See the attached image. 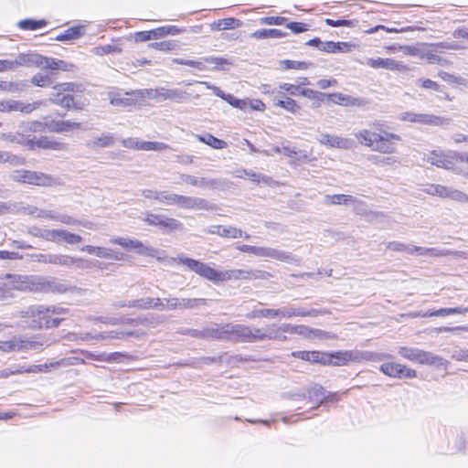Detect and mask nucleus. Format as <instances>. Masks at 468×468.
Returning <instances> with one entry per match:
<instances>
[{
  "mask_svg": "<svg viewBox=\"0 0 468 468\" xmlns=\"http://www.w3.org/2000/svg\"><path fill=\"white\" fill-rule=\"evenodd\" d=\"M326 366L340 367L350 362L359 363L358 350H346L327 353Z\"/></svg>",
  "mask_w": 468,
  "mask_h": 468,
  "instance_id": "9b49d317",
  "label": "nucleus"
},
{
  "mask_svg": "<svg viewBox=\"0 0 468 468\" xmlns=\"http://www.w3.org/2000/svg\"><path fill=\"white\" fill-rule=\"evenodd\" d=\"M48 25V21L45 19H34V18H26L22 19L17 23V27L21 30L25 31H35L37 29H41Z\"/></svg>",
  "mask_w": 468,
  "mask_h": 468,
  "instance_id": "72a5a7b5",
  "label": "nucleus"
},
{
  "mask_svg": "<svg viewBox=\"0 0 468 468\" xmlns=\"http://www.w3.org/2000/svg\"><path fill=\"white\" fill-rule=\"evenodd\" d=\"M109 250L110 249H107V248L95 247V246H91V245H86V246L81 248L82 251H86L89 254H94L97 257H100V258H102V259H107V257H110L109 256Z\"/></svg>",
  "mask_w": 468,
  "mask_h": 468,
  "instance_id": "4d7b16f0",
  "label": "nucleus"
},
{
  "mask_svg": "<svg viewBox=\"0 0 468 468\" xmlns=\"http://www.w3.org/2000/svg\"><path fill=\"white\" fill-rule=\"evenodd\" d=\"M49 101L54 104L65 108L66 110L71 109V106L73 105V96L70 94H64L59 91L51 94Z\"/></svg>",
  "mask_w": 468,
  "mask_h": 468,
  "instance_id": "4c0bfd02",
  "label": "nucleus"
},
{
  "mask_svg": "<svg viewBox=\"0 0 468 468\" xmlns=\"http://www.w3.org/2000/svg\"><path fill=\"white\" fill-rule=\"evenodd\" d=\"M241 252L250 253L258 257H263L265 247H257L251 245L242 244L237 247Z\"/></svg>",
  "mask_w": 468,
  "mask_h": 468,
  "instance_id": "e2e57ef3",
  "label": "nucleus"
},
{
  "mask_svg": "<svg viewBox=\"0 0 468 468\" xmlns=\"http://www.w3.org/2000/svg\"><path fill=\"white\" fill-rule=\"evenodd\" d=\"M154 98L158 101L170 100L176 103H182L189 98V94L180 89L159 88L154 90Z\"/></svg>",
  "mask_w": 468,
  "mask_h": 468,
  "instance_id": "2eb2a0df",
  "label": "nucleus"
},
{
  "mask_svg": "<svg viewBox=\"0 0 468 468\" xmlns=\"http://www.w3.org/2000/svg\"><path fill=\"white\" fill-rule=\"evenodd\" d=\"M149 47L161 50V51H170L175 49L177 47V42L176 40H165L160 42H153L149 44Z\"/></svg>",
  "mask_w": 468,
  "mask_h": 468,
  "instance_id": "13d9d810",
  "label": "nucleus"
},
{
  "mask_svg": "<svg viewBox=\"0 0 468 468\" xmlns=\"http://www.w3.org/2000/svg\"><path fill=\"white\" fill-rule=\"evenodd\" d=\"M329 312L326 309H315V308H305V307H292L286 306L280 309H255L246 314L248 319L255 318H274L277 316L282 318H292L294 316H310L316 317L318 315L327 314Z\"/></svg>",
  "mask_w": 468,
  "mask_h": 468,
  "instance_id": "f03ea898",
  "label": "nucleus"
},
{
  "mask_svg": "<svg viewBox=\"0 0 468 468\" xmlns=\"http://www.w3.org/2000/svg\"><path fill=\"white\" fill-rule=\"evenodd\" d=\"M213 229H217V235L223 237V238H241L244 237L245 239H250V236L247 233H244L241 229L232 227V226H214Z\"/></svg>",
  "mask_w": 468,
  "mask_h": 468,
  "instance_id": "bb28decb",
  "label": "nucleus"
},
{
  "mask_svg": "<svg viewBox=\"0 0 468 468\" xmlns=\"http://www.w3.org/2000/svg\"><path fill=\"white\" fill-rule=\"evenodd\" d=\"M28 84L22 81H0V90L5 92L16 93L25 90Z\"/></svg>",
  "mask_w": 468,
  "mask_h": 468,
  "instance_id": "a18cd8bd",
  "label": "nucleus"
},
{
  "mask_svg": "<svg viewBox=\"0 0 468 468\" xmlns=\"http://www.w3.org/2000/svg\"><path fill=\"white\" fill-rule=\"evenodd\" d=\"M222 182L219 179H210L206 177H197V186L201 188H218L221 186Z\"/></svg>",
  "mask_w": 468,
  "mask_h": 468,
  "instance_id": "bf43d9fd",
  "label": "nucleus"
},
{
  "mask_svg": "<svg viewBox=\"0 0 468 468\" xmlns=\"http://www.w3.org/2000/svg\"><path fill=\"white\" fill-rule=\"evenodd\" d=\"M250 326L241 324L228 323V342L248 343Z\"/></svg>",
  "mask_w": 468,
  "mask_h": 468,
  "instance_id": "dca6fc26",
  "label": "nucleus"
},
{
  "mask_svg": "<svg viewBox=\"0 0 468 468\" xmlns=\"http://www.w3.org/2000/svg\"><path fill=\"white\" fill-rule=\"evenodd\" d=\"M14 63H16V67L36 66V67L40 68L41 63H42V55L36 54V53H28V54L21 53L16 58V59L14 60Z\"/></svg>",
  "mask_w": 468,
  "mask_h": 468,
  "instance_id": "a878e982",
  "label": "nucleus"
},
{
  "mask_svg": "<svg viewBox=\"0 0 468 468\" xmlns=\"http://www.w3.org/2000/svg\"><path fill=\"white\" fill-rule=\"evenodd\" d=\"M114 144L113 135L111 133H104L101 137H96L86 142V146L96 150L98 148L110 147Z\"/></svg>",
  "mask_w": 468,
  "mask_h": 468,
  "instance_id": "c85d7f7f",
  "label": "nucleus"
},
{
  "mask_svg": "<svg viewBox=\"0 0 468 468\" xmlns=\"http://www.w3.org/2000/svg\"><path fill=\"white\" fill-rule=\"evenodd\" d=\"M174 62L180 64V65H186L189 67H193L197 69L198 70H206L207 69V66L205 65L204 58L202 60H191V59H184V58H175Z\"/></svg>",
  "mask_w": 468,
  "mask_h": 468,
  "instance_id": "680f3d73",
  "label": "nucleus"
},
{
  "mask_svg": "<svg viewBox=\"0 0 468 468\" xmlns=\"http://www.w3.org/2000/svg\"><path fill=\"white\" fill-rule=\"evenodd\" d=\"M196 137L199 142L206 144L213 149L220 150L226 148L228 145L225 141L215 137L209 133H205L204 134H197Z\"/></svg>",
  "mask_w": 468,
  "mask_h": 468,
  "instance_id": "7c9ffc66",
  "label": "nucleus"
},
{
  "mask_svg": "<svg viewBox=\"0 0 468 468\" xmlns=\"http://www.w3.org/2000/svg\"><path fill=\"white\" fill-rule=\"evenodd\" d=\"M17 340H18L19 351H24V350H38L43 346V344L38 342V341L22 340V339H17Z\"/></svg>",
  "mask_w": 468,
  "mask_h": 468,
  "instance_id": "0e129e2a",
  "label": "nucleus"
},
{
  "mask_svg": "<svg viewBox=\"0 0 468 468\" xmlns=\"http://www.w3.org/2000/svg\"><path fill=\"white\" fill-rule=\"evenodd\" d=\"M319 142L321 144L333 147V148H339V149H345L349 150L351 149L355 142L352 139L349 138H343L337 135H331L328 133H322L319 138Z\"/></svg>",
  "mask_w": 468,
  "mask_h": 468,
  "instance_id": "a211bd4d",
  "label": "nucleus"
},
{
  "mask_svg": "<svg viewBox=\"0 0 468 468\" xmlns=\"http://www.w3.org/2000/svg\"><path fill=\"white\" fill-rule=\"evenodd\" d=\"M263 257L296 265L301 261V259L298 256L293 255L291 252L269 247H265Z\"/></svg>",
  "mask_w": 468,
  "mask_h": 468,
  "instance_id": "412c9836",
  "label": "nucleus"
},
{
  "mask_svg": "<svg viewBox=\"0 0 468 468\" xmlns=\"http://www.w3.org/2000/svg\"><path fill=\"white\" fill-rule=\"evenodd\" d=\"M5 279L9 280L12 290L35 291L37 275L6 274Z\"/></svg>",
  "mask_w": 468,
  "mask_h": 468,
  "instance_id": "4468645a",
  "label": "nucleus"
},
{
  "mask_svg": "<svg viewBox=\"0 0 468 468\" xmlns=\"http://www.w3.org/2000/svg\"><path fill=\"white\" fill-rule=\"evenodd\" d=\"M30 233L35 237H38L52 242H59L60 240H63L66 243L72 245L82 241V238L80 235L69 232L64 229L33 228Z\"/></svg>",
  "mask_w": 468,
  "mask_h": 468,
  "instance_id": "20e7f679",
  "label": "nucleus"
},
{
  "mask_svg": "<svg viewBox=\"0 0 468 468\" xmlns=\"http://www.w3.org/2000/svg\"><path fill=\"white\" fill-rule=\"evenodd\" d=\"M292 356L313 364H321L323 366H326V363H328L327 352L300 350L293 351L292 353Z\"/></svg>",
  "mask_w": 468,
  "mask_h": 468,
  "instance_id": "4be33fe9",
  "label": "nucleus"
},
{
  "mask_svg": "<svg viewBox=\"0 0 468 468\" xmlns=\"http://www.w3.org/2000/svg\"><path fill=\"white\" fill-rule=\"evenodd\" d=\"M184 209H202L212 210L214 205L202 197H189V196H176V205Z\"/></svg>",
  "mask_w": 468,
  "mask_h": 468,
  "instance_id": "1a4fd4ad",
  "label": "nucleus"
},
{
  "mask_svg": "<svg viewBox=\"0 0 468 468\" xmlns=\"http://www.w3.org/2000/svg\"><path fill=\"white\" fill-rule=\"evenodd\" d=\"M273 105L282 108L291 113H296L301 109L300 105L293 99L283 96V99L274 100Z\"/></svg>",
  "mask_w": 468,
  "mask_h": 468,
  "instance_id": "a19ab883",
  "label": "nucleus"
},
{
  "mask_svg": "<svg viewBox=\"0 0 468 468\" xmlns=\"http://www.w3.org/2000/svg\"><path fill=\"white\" fill-rule=\"evenodd\" d=\"M47 311L46 305H31L22 311H20L21 317L32 318V324H34V320H40L43 316V313Z\"/></svg>",
  "mask_w": 468,
  "mask_h": 468,
  "instance_id": "e433bc0d",
  "label": "nucleus"
},
{
  "mask_svg": "<svg viewBox=\"0 0 468 468\" xmlns=\"http://www.w3.org/2000/svg\"><path fill=\"white\" fill-rule=\"evenodd\" d=\"M399 120L432 126H447L451 123V119L449 118L427 113H415L411 112H402L399 116Z\"/></svg>",
  "mask_w": 468,
  "mask_h": 468,
  "instance_id": "423d86ee",
  "label": "nucleus"
},
{
  "mask_svg": "<svg viewBox=\"0 0 468 468\" xmlns=\"http://www.w3.org/2000/svg\"><path fill=\"white\" fill-rule=\"evenodd\" d=\"M149 226L158 227L166 231L183 230V224L178 219L161 214L146 213L144 219Z\"/></svg>",
  "mask_w": 468,
  "mask_h": 468,
  "instance_id": "0eeeda50",
  "label": "nucleus"
},
{
  "mask_svg": "<svg viewBox=\"0 0 468 468\" xmlns=\"http://www.w3.org/2000/svg\"><path fill=\"white\" fill-rule=\"evenodd\" d=\"M468 312V307H454V308H441L431 313L430 316H447L451 314H466Z\"/></svg>",
  "mask_w": 468,
  "mask_h": 468,
  "instance_id": "864d4df0",
  "label": "nucleus"
},
{
  "mask_svg": "<svg viewBox=\"0 0 468 468\" xmlns=\"http://www.w3.org/2000/svg\"><path fill=\"white\" fill-rule=\"evenodd\" d=\"M398 353L403 358L421 365L446 367L448 364V361L441 356L417 347L400 346Z\"/></svg>",
  "mask_w": 468,
  "mask_h": 468,
  "instance_id": "7ed1b4c3",
  "label": "nucleus"
},
{
  "mask_svg": "<svg viewBox=\"0 0 468 468\" xmlns=\"http://www.w3.org/2000/svg\"><path fill=\"white\" fill-rule=\"evenodd\" d=\"M376 136L377 133L368 130H360L355 133V137L361 144L370 147L371 149L374 145Z\"/></svg>",
  "mask_w": 468,
  "mask_h": 468,
  "instance_id": "49530a36",
  "label": "nucleus"
},
{
  "mask_svg": "<svg viewBox=\"0 0 468 468\" xmlns=\"http://www.w3.org/2000/svg\"><path fill=\"white\" fill-rule=\"evenodd\" d=\"M41 101H35L32 103H24L20 101L15 100H5L0 101V112H20L22 113H30L33 111L37 110L41 106Z\"/></svg>",
  "mask_w": 468,
  "mask_h": 468,
  "instance_id": "f8f14e48",
  "label": "nucleus"
},
{
  "mask_svg": "<svg viewBox=\"0 0 468 468\" xmlns=\"http://www.w3.org/2000/svg\"><path fill=\"white\" fill-rule=\"evenodd\" d=\"M367 65L373 69H387L397 71L408 70V67L406 65L393 58H369Z\"/></svg>",
  "mask_w": 468,
  "mask_h": 468,
  "instance_id": "aec40b11",
  "label": "nucleus"
},
{
  "mask_svg": "<svg viewBox=\"0 0 468 468\" xmlns=\"http://www.w3.org/2000/svg\"><path fill=\"white\" fill-rule=\"evenodd\" d=\"M80 122L71 121H51L48 124L49 130L56 133L69 132L72 129H80Z\"/></svg>",
  "mask_w": 468,
  "mask_h": 468,
  "instance_id": "2f4dec72",
  "label": "nucleus"
},
{
  "mask_svg": "<svg viewBox=\"0 0 468 468\" xmlns=\"http://www.w3.org/2000/svg\"><path fill=\"white\" fill-rule=\"evenodd\" d=\"M421 53V58H427L430 64H438V65H445L447 63V59L441 57L439 52L432 51V48L424 47Z\"/></svg>",
  "mask_w": 468,
  "mask_h": 468,
  "instance_id": "c03bdc74",
  "label": "nucleus"
},
{
  "mask_svg": "<svg viewBox=\"0 0 468 468\" xmlns=\"http://www.w3.org/2000/svg\"><path fill=\"white\" fill-rule=\"evenodd\" d=\"M207 339L228 341V324L207 327Z\"/></svg>",
  "mask_w": 468,
  "mask_h": 468,
  "instance_id": "c756f323",
  "label": "nucleus"
},
{
  "mask_svg": "<svg viewBox=\"0 0 468 468\" xmlns=\"http://www.w3.org/2000/svg\"><path fill=\"white\" fill-rule=\"evenodd\" d=\"M445 193L444 198H449L459 203H468V195L461 190L447 186Z\"/></svg>",
  "mask_w": 468,
  "mask_h": 468,
  "instance_id": "8fccbe9b",
  "label": "nucleus"
},
{
  "mask_svg": "<svg viewBox=\"0 0 468 468\" xmlns=\"http://www.w3.org/2000/svg\"><path fill=\"white\" fill-rule=\"evenodd\" d=\"M454 154L455 153H452V154H445L441 152L431 151L429 154L426 155L424 160L433 165H436L437 167L450 170L454 166V162L452 161L454 158L456 159Z\"/></svg>",
  "mask_w": 468,
  "mask_h": 468,
  "instance_id": "f3484780",
  "label": "nucleus"
},
{
  "mask_svg": "<svg viewBox=\"0 0 468 468\" xmlns=\"http://www.w3.org/2000/svg\"><path fill=\"white\" fill-rule=\"evenodd\" d=\"M85 34V28L82 26H73L66 29L63 33L55 37L56 41L68 42L80 38Z\"/></svg>",
  "mask_w": 468,
  "mask_h": 468,
  "instance_id": "393cba45",
  "label": "nucleus"
},
{
  "mask_svg": "<svg viewBox=\"0 0 468 468\" xmlns=\"http://www.w3.org/2000/svg\"><path fill=\"white\" fill-rule=\"evenodd\" d=\"M137 148L144 151H161L168 148V145L160 142L144 141L137 144Z\"/></svg>",
  "mask_w": 468,
  "mask_h": 468,
  "instance_id": "5fc2aeb1",
  "label": "nucleus"
},
{
  "mask_svg": "<svg viewBox=\"0 0 468 468\" xmlns=\"http://www.w3.org/2000/svg\"><path fill=\"white\" fill-rule=\"evenodd\" d=\"M399 140L400 136L393 133H385L384 135L377 133L372 150L383 154H392L395 152V145L392 141Z\"/></svg>",
  "mask_w": 468,
  "mask_h": 468,
  "instance_id": "ddd939ff",
  "label": "nucleus"
},
{
  "mask_svg": "<svg viewBox=\"0 0 468 468\" xmlns=\"http://www.w3.org/2000/svg\"><path fill=\"white\" fill-rule=\"evenodd\" d=\"M326 199L329 200L331 204L334 205H347L350 202H355L356 198L353 196L350 195H343V194H337V195H331L326 196Z\"/></svg>",
  "mask_w": 468,
  "mask_h": 468,
  "instance_id": "6e6d98bb",
  "label": "nucleus"
},
{
  "mask_svg": "<svg viewBox=\"0 0 468 468\" xmlns=\"http://www.w3.org/2000/svg\"><path fill=\"white\" fill-rule=\"evenodd\" d=\"M446 187L447 186H445L431 184L424 189V192L431 196H438L441 198H444V195L446 194Z\"/></svg>",
  "mask_w": 468,
  "mask_h": 468,
  "instance_id": "338daca9",
  "label": "nucleus"
},
{
  "mask_svg": "<svg viewBox=\"0 0 468 468\" xmlns=\"http://www.w3.org/2000/svg\"><path fill=\"white\" fill-rule=\"evenodd\" d=\"M207 300L204 298H180V310L196 309L200 305H206Z\"/></svg>",
  "mask_w": 468,
  "mask_h": 468,
  "instance_id": "603ef678",
  "label": "nucleus"
},
{
  "mask_svg": "<svg viewBox=\"0 0 468 468\" xmlns=\"http://www.w3.org/2000/svg\"><path fill=\"white\" fill-rule=\"evenodd\" d=\"M31 83L37 87H48L52 84L48 74L37 73L31 79Z\"/></svg>",
  "mask_w": 468,
  "mask_h": 468,
  "instance_id": "052dcab7",
  "label": "nucleus"
},
{
  "mask_svg": "<svg viewBox=\"0 0 468 468\" xmlns=\"http://www.w3.org/2000/svg\"><path fill=\"white\" fill-rule=\"evenodd\" d=\"M325 389L320 385H314L308 388L306 394L303 395L304 399H308L311 402H317L320 406V400L324 398Z\"/></svg>",
  "mask_w": 468,
  "mask_h": 468,
  "instance_id": "09e8293b",
  "label": "nucleus"
},
{
  "mask_svg": "<svg viewBox=\"0 0 468 468\" xmlns=\"http://www.w3.org/2000/svg\"><path fill=\"white\" fill-rule=\"evenodd\" d=\"M57 183V179L47 174L36 171H27V184L40 186H51Z\"/></svg>",
  "mask_w": 468,
  "mask_h": 468,
  "instance_id": "b1692460",
  "label": "nucleus"
},
{
  "mask_svg": "<svg viewBox=\"0 0 468 468\" xmlns=\"http://www.w3.org/2000/svg\"><path fill=\"white\" fill-rule=\"evenodd\" d=\"M38 262L50 263L61 266H71L77 260L69 255L62 254H39L37 256Z\"/></svg>",
  "mask_w": 468,
  "mask_h": 468,
  "instance_id": "5701e85b",
  "label": "nucleus"
},
{
  "mask_svg": "<svg viewBox=\"0 0 468 468\" xmlns=\"http://www.w3.org/2000/svg\"><path fill=\"white\" fill-rule=\"evenodd\" d=\"M184 209H202L212 210L214 205L202 197H189V196H176V205Z\"/></svg>",
  "mask_w": 468,
  "mask_h": 468,
  "instance_id": "9d476101",
  "label": "nucleus"
},
{
  "mask_svg": "<svg viewBox=\"0 0 468 468\" xmlns=\"http://www.w3.org/2000/svg\"><path fill=\"white\" fill-rule=\"evenodd\" d=\"M379 370L389 378L399 379L414 378L417 377V371L415 369L409 368L406 366L396 362L383 363L380 366Z\"/></svg>",
  "mask_w": 468,
  "mask_h": 468,
  "instance_id": "6e6552de",
  "label": "nucleus"
},
{
  "mask_svg": "<svg viewBox=\"0 0 468 468\" xmlns=\"http://www.w3.org/2000/svg\"><path fill=\"white\" fill-rule=\"evenodd\" d=\"M358 357H359V363H362L364 361L380 362L385 359L391 358L392 356L390 354H387V353H377V352H371V351H359L358 350Z\"/></svg>",
  "mask_w": 468,
  "mask_h": 468,
  "instance_id": "ea45409f",
  "label": "nucleus"
},
{
  "mask_svg": "<svg viewBox=\"0 0 468 468\" xmlns=\"http://www.w3.org/2000/svg\"><path fill=\"white\" fill-rule=\"evenodd\" d=\"M279 63L282 69L305 70L313 66L312 62L296 61V60H290V59L280 60Z\"/></svg>",
  "mask_w": 468,
  "mask_h": 468,
  "instance_id": "de8ad7c7",
  "label": "nucleus"
},
{
  "mask_svg": "<svg viewBox=\"0 0 468 468\" xmlns=\"http://www.w3.org/2000/svg\"><path fill=\"white\" fill-rule=\"evenodd\" d=\"M324 45L325 47H323V51L335 54L349 52L353 47V45L348 42L325 41Z\"/></svg>",
  "mask_w": 468,
  "mask_h": 468,
  "instance_id": "f704fd0d",
  "label": "nucleus"
},
{
  "mask_svg": "<svg viewBox=\"0 0 468 468\" xmlns=\"http://www.w3.org/2000/svg\"><path fill=\"white\" fill-rule=\"evenodd\" d=\"M174 261L186 266L188 271L213 282L230 280H269L272 277L271 273L262 270L218 271L207 263L186 257L185 254H179Z\"/></svg>",
  "mask_w": 468,
  "mask_h": 468,
  "instance_id": "f257e3e1",
  "label": "nucleus"
},
{
  "mask_svg": "<svg viewBox=\"0 0 468 468\" xmlns=\"http://www.w3.org/2000/svg\"><path fill=\"white\" fill-rule=\"evenodd\" d=\"M242 25V22L235 17H228L219 19L217 22H214L212 25V29L216 30H226V29H233L239 27Z\"/></svg>",
  "mask_w": 468,
  "mask_h": 468,
  "instance_id": "58836bf2",
  "label": "nucleus"
},
{
  "mask_svg": "<svg viewBox=\"0 0 468 468\" xmlns=\"http://www.w3.org/2000/svg\"><path fill=\"white\" fill-rule=\"evenodd\" d=\"M70 289V286L64 281L53 277L37 275L34 292L65 293Z\"/></svg>",
  "mask_w": 468,
  "mask_h": 468,
  "instance_id": "39448f33",
  "label": "nucleus"
},
{
  "mask_svg": "<svg viewBox=\"0 0 468 468\" xmlns=\"http://www.w3.org/2000/svg\"><path fill=\"white\" fill-rule=\"evenodd\" d=\"M37 146L38 148L51 149L57 151L65 149V144L49 140L48 137H41L37 139Z\"/></svg>",
  "mask_w": 468,
  "mask_h": 468,
  "instance_id": "3c124183",
  "label": "nucleus"
},
{
  "mask_svg": "<svg viewBox=\"0 0 468 468\" xmlns=\"http://www.w3.org/2000/svg\"><path fill=\"white\" fill-rule=\"evenodd\" d=\"M204 61L206 63L211 64L212 67L210 68V69L214 71H228L233 65V61L231 59L222 57H206L204 58Z\"/></svg>",
  "mask_w": 468,
  "mask_h": 468,
  "instance_id": "cd10ccee",
  "label": "nucleus"
},
{
  "mask_svg": "<svg viewBox=\"0 0 468 468\" xmlns=\"http://www.w3.org/2000/svg\"><path fill=\"white\" fill-rule=\"evenodd\" d=\"M110 242L118 244L127 250H133L138 254L150 255V249L138 239L119 237L111 239Z\"/></svg>",
  "mask_w": 468,
  "mask_h": 468,
  "instance_id": "6ab92c4d",
  "label": "nucleus"
},
{
  "mask_svg": "<svg viewBox=\"0 0 468 468\" xmlns=\"http://www.w3.org/2000/svg\"><path fill=\"white\" fill-rule=\"evenodd\" d=\"M48 317L47 318H41L40 320H34V324H31L30 326L34 329H40L42 327H46V328H54V327H58L61 321L63 320V318H59V317H54L52 318V315L51 314H48L47 315Z\"/></svg>",
  "mask_w": 468,
  "mask_h": 468,
  "instance_id": "79ce46f5",
  "label": "nucleus"
},
{
  "mask_svg": "<svg viewBox=\"0 0 468 468\" xmlns=\"http://www.w3.org/2000/svg\"><path fill=\"white\" fill-rule=\"evenodd\" d=\"M287 36L286 32H283L280 29L276 28H262L256 30L251 33L250 37L255 39H265V38H281Z\"/></svg>",
  "mask_w": 468,
  "mask_h": 468,
  "instance_id": "473e14b6",
  "label": "nucleus"
},
{
  "mask_svg": "<svg viewBox=\"0 0 468 468\" xmlns=\"http://www.w3.org/2000/svg\"><path fill=\"white\" fill-rule=\"evenodd\" d=\"M154 30V39H158L161 37H164L165 36L171 35L176 36L185 31V29L179 28L176 26H164L157 28L153 29Z\"/></svg>",
  "mask_w": 468,
  "mask_h": 468,
  "instance_id": "37998d69",
  "label": "nucleus"
},
{
  "mask_svg": "<svg viewBox=\"0 0 468 468\" xmlns=\"http://www.w3.org/2000/svg\"><path fill=\"white\" fill-rule=\"evenodd\" d=\"M94 50H95L94 53L99 56H103V55H107V54H111V53H121L122 52L121 48H119L118 46L110 45V44L96 47L94 48Z\"/></svg>",
  "mask_w": 468,
  "mask_h": 468,
  "instance_id": "69168bd1",
  "label": "nucleus"
},
{
  "mask_svg": "<svg viewBox=\"0 0 468 468\" xmlns=\"http://www.w3.org/2000/svg\"><path fill=\"white\" fill-rule=\"evenodd\" d=\"M265 340H266V336H265L264 329H261V328L251 329L250 327V336L248 339V343H255L258 341H265Z\"/></svg>",
  "mask_w": 468,
  "mask_h": 468,
  "instance_id": "774afa93",
  "label": "nucleus"
},
{
  "mask_svg": "<svg viewBox=\"0 0 468 468\" xmlns=\"http://www.w3.org/2000/svg\"><path fill=\"white\" fill-rule=\"evenodd\" d=\"M70 65L64 60L42 56V63L40 68L51 70L62 69L69 70Z\"/></svg>",
  "mask_w": 468,
  "mask_h": 468,
  "instance_id": "c9c22d12",
  "label": "nucleus"
}]
</instances>
